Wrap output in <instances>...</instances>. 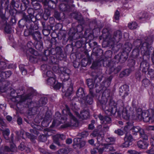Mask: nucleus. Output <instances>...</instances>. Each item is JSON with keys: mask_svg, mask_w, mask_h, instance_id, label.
I'll use <instances>...</instances> for the list:
<instances>
[{"mask_svg": "<svg viewBox=\"0 0 154 154\" xmlns=\"http://www.w3.org/2000/svg\"><path fill=\"white\" fill-rule=\"evenodd\" d=\"M111 121L110 118L108 116L105 117L104 120L102 123L103 124H109Z\"/></svg>", "mask_w": 154, "mask_h": 154, "instance_id": "c85d7f7f", "label": "nucleus"}, {"mask_svg": "<svg viewBox=\"0 0 154 154\" xmlns=\"http://www.w3.org/2000/svg\"><path fill=\"white\" fill-rule=\"evenodd\" d=\"M122 37V33L120 31H117L114 32L113 35L112 37L108 36L106 40L108 42L109 44L111 46L113 45L115 42H118Z\"/></svg>", "mask_w": 154, "mask_h": 154, "instance_id": "39448f33", "label": "nucleus"}, {"mask_svg": "<svg viewBox=\"0 0 154 154\" xmlns=\"http://www.w3.org/2000/svg\"><path fill=\"white\" fill-rule=\"evenodd\" d=\"M42 137H44L45 138V140H46V137H45L44 135H42L41 136Z\"/></svg>", "mask_w": 154, "mask_h": 154, "instance_id": "69168bd1", "label": "nucleus"}, {"mask_svg": "<svg viewBox=\"0 0 154 154\" xmlns=\"http://www.w3.org/2000/svg\"><path fill=\"white\" fill-rule=\"evenodd\" d=\"M0 1L1 2L2 4L5 3V5L6 6H7V8H8V7L9 5V0H0Z\"/></svg>", "mask_w": 154, "mask_h": 154, "instance_id": "473e14b6", "label": "nucleus"}, {"mask_svg": "<svg viewBox=\"0 0 154 154\" xmlns=\"http://www.w3.org/2000/svg\"><path fill=\"white\" fill-rule=\"evenodd\" d=\"M111 79V78H109L107 80L105 81L104 86L106 87H108L110 85Z\"/></svg>", "mask_w": 154, "mask_h": 154, "instance_id": "2f4dec72", "label": "nucleus"}, {"mask_svg": "<svg viewBox=\"0 0 154 154\" xmlns=\"http://www.w3.org/2000/svg\"><path fill=\"white\" fill-rule=\"evenodd\" d=\"M46 75L48 78L55 77L54 75L51 71H47L46 73Z\"/></svg>", "mask_w": 154, "mask_h": 154, "instance_id": "7c9ffc66", "label": "nucleus"}, {"mask_svg": "<svg viewBox=\"0 0 154 154\" xmlns=\"http://www.w3.org/2000/svg\"><path fill=\"white\" fill-rule=\"evenodd\" d=\"M129 91V87L126 85H124L119 89V94L124 98L128 95Z\"/></svg>", "mask_w": 154, "mask_h": 154, "instance_id": "9d476101", "label": "nucleus"}, {"mask_svg": "<svg viewBox=\"0 0 154 154\" xmlns=\"http://www.w3.org/2000/svg\"><path fill=\"white\" fill-rule=\"evenodd\" d=\"M20 70L21 71L25 70V69L24 68V66L23 65H20L19 66Z\"/></svg>", "mask_w": 154, "mask_h": 154, "instance_id": "c03bdc74", "label": "nucleus"}, {"mask_svg": "<svg viewBox=\"0 0 154 154\" xmlns=\"http://www.w3.org/2000/svg\"><path fill=\"white\" fill-rule=\"evenodd\" d=\"M65 138V136L63 134H57L56 135L53 136V139L54 142L56 144L59 145L58 142L57 141V139H60L61 140H64Z\"/></svg>", "mask_w": 154, "mask_h": 154, "instance_id": "2eb2a0df", "label": "nucleus"}, {"mask_svg": "<svg viewBox=\"0 0 154 154\" xmlns=\"http://www.w3.org/2000/svg\"><path fill=\"white\" fill-rule=\"evenodd\" d=\"M97 66V64L94 63H93L91 66V67L93 69H94L95 67Z\"/></svg>", "mask_w": 154, "mask_h": 154, "instance_id": "5fc2aeb1", "label": "nucleus"}, {"mask_svg": "<svg viewBox=\"0 0 154 154\" xmlns=\"http://www.w3.org/2000/svg\"><path fill=\"white\" fill-rule=\"evenodd\" d=\"M125 126L120 129H118L115 131V133L119 135H122L124 134L129 130L130 126Z\"/></svg>", "mask_w": 154, "mask_h": 154, "instance_id": "9b49d317", "label": "nucleus"}, {"mask_svg": "<svg viewBox=\"0 0 154 154\" xmlns=\"http://www.w3.org/2000/svg\"><path fill=\"white\" fill-rule=\"evenodd\" d=\"M130 70L128 69H126L122 72L120 74V76L121 77L123 76H127L130 74Z\"/></svg>", "mask_w": 154, "mask_h": 154, "instance_id": "bb28decb", "label": "nucleus"}, {"mask_svg": "<svg viewBox=\"0 0 154 154\" xmlns=\"http://www.w3.org/2000/svg\"><path fill=\"white\" fill-rule=\"evenodd\" d=\"M88 135V133L87 131H84L81 133L82 136L83 137H87Z\"/></svg>", "mask_w": 154, "mask_h": 154, "instance_id": "e433bc0d", "label": "nucleus"}, {"mask_svg": "<svg viewBox=\"0 0 154 154\" xmlns=\"http://www.w3.org/2000/svg\"><path fill=\"white\" fill-rule=\"evenodd\" d=\"M34 60V58L32 56H30L29 60L31 62H32Z\"/></svg>", "mask_w": 154, "mask_h": 154, "instance_id": "6e6d98bb", "label": "nucleus"}, {"mask_svg": "<svg viewBox=\"0 0 154 154\" xmlns=\"http://www.w3.org/2000/svg\"><path fill=\"white\" fill-rule=\"evenodd\" d=\"M18 124L19 125H21L22 124V119L20 118H19L17 120Z\"/></svg>", "mask_w": 154, "mask_h": 154, "instance_id": "79ce46f5", "label": "nucleus"}, {"mask_svg": "<svg viewBox=\"0 0 154 154\" xmlns=\"http://www.w3.org/2000/svg\"><path fill=\"white\" fill-rule=\"evenodd\" d=\"M31 34L30 31L28 30H26L24 32V35L26 36H27Z\"/></svg>", "mask_w": 154, "mask_h": 154, "instance_id": "4c0bfd02", "label": "nucleus"}, {"mask_svg": "<svg viewBox=\"0 0 154 154\" xmlns=\"http://www.w3.org/2000/svg\"><path fill=\"white\" fill-rule=\"evenodd\" d=\"M47 102V98L45 97H42L39 101V105L42 106L45 104Z\"/></svg>", "mask_w": 154, "mask_h": 154, "instance_id": "393cba45", "label": "nucleus"}, {"mask_svg": "<svg viewBox=\"0 0 154 154\" xmlns=\"http://www.w3.org/2000/svg\"><path fill=\"white\" fill-rule=\"evenodd\" d=\"M22 144H21L20 146H19V147L21 150H22L23 149H24L25 148L23 146V147H22Z\"/></svg>", "mask_w": 154, "mask_h": 154, "instance_id": "13d9d810", "label": "nucleus"}, {"mask_svg": "<svg viewBox=\"0 0 154 154\" xmlns=\"http://www.w3.org/2000/svg\"><path fill=\"white\" fill-rule=\"evenodd\" d=\"M76 94L78 97L83 98L85 96L83 89L81 88H79L77 91Z\"/></svg>", "mask_w": 154, "mask_h": 154, "instance_id": "6ab92c4d", "label": "nucleus"}, {"mask_svg": "<svg viewBox=\"0 0 154 154\" xmlns=\"http://www.w3.org/2000/svg\"><path fill=\"white\" fill-rule=\"evenodd\" d=\"M73 146L75 148H77V147L81 148L84 146L85 143L84 141H83L82 138H76L74 139Z\"/></svg>", "mask_w": 154, "mask_h": 154, "instance_id": "1a4fd4ad", "label": "nucleus"}, {"mask_svg": "<svg viewBox=\"0 0 154 154\" xmlns=\"http://www.w3.org/2000/svg\"><path fill=\"white\" fill-rule=\"evenodd\" d=\"M61 86V84L56 80L55 81V82L54 85H53L52 86L56 90L60 89Z\"/></svg>", "mask_w": 154, "mask_h": 154, "instance_id": "a878e982", "label": "nucleus"}, {"mask_svg": "<svg viewBox=\"0 0 154 154\" xmlns=\"http://www.w3.org/2000/svg\"><path fill=\"white\" fill-rule=\"evenodd\" d=\"M69 69L64 68L62 72V74L64 78V79L67 80L69 78Z\"/></svg>", "mask_w": 154, "mask_h": 154, "instance_id": "f3484780", "label": "nucleus"}, {"mask_svg": "<svg viewBox=\"0 0 154 154\" xmlns=\"http://www.w3.org/2000/svg\"><path fill=\"white\" fill-rule=\"evenodd\" d=\"M6 118L7 120L9 121H11L12 119V117L9 116H7Z\"/></svg>", "mask_w": 154, "mask_h": 154, "instance_id": "49530a36", "label": "nucleus"}, {"mask_svg": "<svg viewBox=\"0 0 154 154\" xmlns=\"http://www.w3.org/2000/svg\"><path fill=\"white\" fill-rule=\"evenodd\" d=\"M66 118L65 117V118L61 119V121L60 122L57 120H54L52 122V125H58L65 122L66 121Z\"/></svg>", "mask_w": 154, "mask_h": 154, "instance_id": "aec40b11", "label": "nucleus"}, {"mask_svg": "<svg viewBox=\"0 0 154 154\" xmlns=\"http://www.w3.org/2000/svg\"><path fill=\"white\" fill-rule=\"evenodd\" d=\"M95 124V122L94 120H92L91 121V125H94Z\"/></svg>", "mask_w": 154, "mask_h": 154, "instance_id": "e2e57ef3", "label": "nucleus"}, {"mask_svg": "<svg viewBox=\"0 0 154 154\" xmlns=\"http://www.w3.org/2000/svg\"><path fill=\"white\" fill-rule=\"evenodd\" d=\"M3 133L5 138L6 140H8V136L10 134L9 130L8 129H6L3 131Z\"/></svg>", "mask_w": 154, "mask_h": 154, "instance_id": "cd10ccee", "label": "nucleus"}, {"mask_svg": "<svg viewBox=\"0 0 154 154\" xmlns=\"http://www.w3.org/2000/svg\"><path fill=\"white\" fill-rule=\"evenodd\" d=\"M5 30L6 31V32H7L8 33H10V31H7L6 30V28H5Z\"/></svg>", "mask_w": 154, "mask_h": 154, "instance_id": "338daca9", "label": "nucleus"}, {"mask_svg": "<svg viewBox=\"0 0 154 154\" xmlns=\"http://www.w3.org/2000/svg\"><path fill=\"white\" fill-rule=\"evenodd\" d=\"M99 118V119L102 121H103L104 120V119L103 116H102L101 115H100L98 116Z\"/></svg>", "mask_w": 154, "mask_h": 154, "instance_id": "09e8293b", "label": "nucleus"}, {"mask_svg": "<svg viewBox=\"0 0 154 154\" xmlns=\"http://www.w3.org/2000/svg\"><path fill=\"white\" fill-rule=\"evenodd\" d=\"M117 105L114 101L111 100L109 103V107L105 110V113L108 116H111L115 114L117 112L119 115L122 114V117L126 120L129 119L130 116L133 115L134 112L133 107H130L129 110H127L124 109L122 106H119L118 108Z\"/></svg>", "mask_w": 154, "mask_h": 154, "instance_id": "f03ea898", "label": "nucleus"}, {"mask_svg": "<svg viewBox=\"0 0 154 154\" xmlns=\"http://www.w3.org/2000/svg\"><path fill=\"white\" fill-rule=\"evenodd\" d=\"M125 36L127 37L126 38H128V35L127 33H125L124 34V36L125 37Z\"/></svg>", "mask_w": 154, "mask_h": 154, "instance_id": "bf43d9fd", "label": "nucleus"}, {"mask_svg": "<svg viewBox=\"0 0 154 154\" xmlns=\"http://www.w3.org/2000/svg\"><path fill=\"white\" fill-rule=\"evenodd\" d=\"M51 115L50 114L48 115L47 113L44 120L42 122V124H43L48 125L49 124V122H51Z\"/></svg>", "mask_w": 154, "mask_h": 154, "instance_id": "dca6fc26", "label": "nucleus"}, {"mask_svg": "<svg viewBox=\"0 0 154 154\" xmlns=\"http://www.w3.org/2000/svg\"><path fill=\"white\" fill-rule=\"evenodd\" d=\"M124 140L125 142L121 145V147L122 148L129 147L132 144V142L134 140V139L131 134H127L124 137Z\"/></svg>", "mask_w": 154, "mask_h": 154, "instance_id": "423d86ee", "label": "nucleus"}, {"mask_svg": "<svg viewBox=\"0 0 154 154\" xmlns=\"http://www.w3.org/2000/svg\"><path fill=\"white\" fill-rule=\"evenodd\" d=\"M11 100L15 104L18 109L22 108L23 106V102L27 99H31L32 96L31 94L20 95L17 93H15V91H12L11 94Z\"/></svg>", "mask_w": 154, "mask_h": 154, "instance_id": "7ed1b4c3", "label": "nucleus"}, {"mask_svg": "<svg viewBox=\"0 0 154 154\" xmlns=\"http://www.w3.org/2000/svg\"><path fill=\"white\" fill-rule=\"evenodd\" d=\"M22 74L23 75H26L27 73V71L26 69L21 71Z\"/></svg>", "mask_w": 154, "mask_h": 154, "instance_id": "8fccbe9b", "label": "nucleus"}, {"mask_svg": "<svg viewBox=\"0 0 154 154\" xmlns=\"http://www.w3.org/2000/svg\"><path fill=\"white\" fill-rule=\"evenodd\" d=\"M75 114L77 116L80 118L83 119H87L89 116V113L88 111H82L79 115V114L77 112H75Z\"/></svg>", "mask_w": 154, "mask_h": 154, "instance_id": "ddd939ff", "label": "nucleus"}, {"mask_svg": "<svg viewBox=\"0 0 154 154\" xmlns=\"http://www.w3.org/2000/svg\"><path fill=\"white\" fill-rule=\"evenodd\" d=\"M31 34L32 36L34 39L35 40H37L38 39L40 38V33L38 31H35L33 33Z\"/></svg>", "mask_w": 154, "mask_h": 154, "instance_id": "4be33fe9", "label": "nucleus"}, {"mask_svg": "<svg viewBox=\"0 0 154 154\" xmlns=\"http://www.w3.org/2000/svg\"><path fill=\"white\" fill-rule=\"evenodd\" d=\"M110 91L108 89L105 90L103 92L100 101V103L102 105H105L108 100L110 98Z\"/></svg>", "mask_w": 154, "mask_h": 154, "instance_id": "6e6552de", "label": "nucleus"}, {"mask_svg": "<svg viewBox=\"0 0 154 154\" xmlns=\"http://www.w3.org/2000/svg\"><path fill=\"white\" fill-rule=\"evenodd\" d=\"M150 142L152 146H154V137L150 139Z\"/></svg>", "mask_w": 154, "mask_h": 154, "instance_id": "a19ab883", "label": "nucleus"}, {"mask_svg": "<svg viewBox=\"0 0 154 154\" xmlns=\"http://www.w3.org/2000/svg\"><path fill=\"white\" fill-rule=\"evenodd\" d=\"M73 91V88L72 86L70 85L69 88L67 89L66 93V95L67 96H69L72 93Z\"/></svg>", "mask_w": 154, "mask_h": 154, "instance_id": "c756f323", "label": "nucleus"}, {"mask_svg": "<svg viewBox=\"0 0 154 154\" xmlns=\"http://www.w3.org/2000/svg\"><path fill=\"white\" fill-rule=\"evenodd\" d=\"M11 74L12 73L10 71L1 72L0 74V84L2 83V82L4 80L5 78L9 77Z\"/></svg>", "mask_w": 154, "mask_h": 154, "instance_id": "f8f14e48", "label": "nucleus"}, {"mask_svg": "<svg viewBox=\"0 0 154 154\" xmlns=\"http://www.w3.org/2000/svg\"><path fill=\"white\" fill-rule=\"evenodd\" d=\"M137 110V111H136V113L137 116V117L135 118L136 119H138L140 120L143 119V121L146 122L151 121L150 117L149 116V111L146 110L142 112L140 108L138 109Z\"/></svg>", "mask_w": 154, "mask_h": 154, "instance_id": "20e7f679", "label": "nucleus"}, {"mask_svg": "<svg viewBox=\"0 0 154 154\" xmlns=\"http://www.w3.org/2000/svg\"><path fill=\"white\" fill-rule=\"evenodd\" d=\"M115 150L114 149V150L112 151H110L111 152H109L108 154H122L121 153H117L116 152H113Z\"/></svg>", "mask_w": 154, "mask_h": 154, "instance_id": "864d4df0", "label": "nucleus"}, {"mask_svg": "<svg viewBox=\"0 0 154 154\" xmlns=\"http://www.w3.org/2000/svg\"><path fill=\"white\" fill-rule=\"evenodd\" d=\"M87 85L90 88L89 91H91L92 92V89L93 88L94 86V83L92 80L89 79L87 80Z\"/></svg>", "mask_w": 154, "mask_h": 154, "instance_id": "5701e85b", "label": "nucleus"}, {"mask_svg": "<svg viewBox=\"0 0 154 154\" xmlns=\"http://www.w3.org/2000/svg\"><path fill=\"white\" fill-rule=\"evenodd\" d=\"M149 130H154V126H149Z\"/></svg>", "mask_w": 154, "mask_h": 154, "instance_id": "603ef678", "label": "nucleus"}, {"mask_svg": "<svg viewBox=\"0 0 154 154\" xmlns=\"http://www.w3.org/2000/svg\"><path fill=\"white\" fill-rule=\"evenodd\" d=\"M20 70L21 71L25 70V69L24 68V66L23 65H20L19 66Z\"/></svg>", "mask_w": 154, "mask_h": 154, "instance_id": "37998d69", "label": "nucleus"}, {"mask_svg": "<svg viewBox=\"0 0 154 154\" xmlns=\"http://www.w3.org/2000/svg\"><path fill=\"white\" fill-rule=\"evenodd\" d=\"M3 122L2 119L0 118V123H2Z\"/></svg>", "mask_w": 154, "mask_h": 154, "instance_id": "0e129e2a", "label": "nucleus"}, {"mask_svg": "<svg viewBox=\"0 0 154 154\" xmlns=\"http://www.w3.org/2000/svg\"><path fill=\"white\" fill-rule=\"evenodd\" d=\"M128 26L130 29H135L137 28V25L136 22H133L128 23Z\"/></svg>", "mask_w": 154, "mask_h": 154, "instance_id": "b1692460", "label": "nucleus"}, {"mask_svg": "<svg viewBox=\"0 0 154 154\" xmlns=\"http://www.w3.org/2000/svg\"><path fill=\"white\" fill-rule=\"evenodd\" d=\"M90 94L91 96H88L86 97V101L89 104H91L93 103V97H94L93 94V92L91 91H90Z\"/></svg>", "mask_w": 154, "mask_h": 154, "instance_id": "a211bd4d", "label": "nucleus"}, {"mask_svg": "<svg viewBox=\"0 0 154 154\" xmlns=\"http://www.w3.org/2000/svg\"><path fill=\"white\" fill-rule=\"evenodd\" d=\"M88 129H92L94 128V126H89Z\"/></svg>", "mask_w": 154, "mask_h": 154, "instance_id": "4d7b16f0", "label": "nucleus"}, {"mask_svg": "<svg viewBox=\"0 0 154 154\" xmlns=\"http://www.w3.org/2000/svg\"><path fill=\"white\" fill-rule=\"evenodd\" d=\"M48 133H47V135L48 136H50V135H51V134H50L49 133L50 132H51V131H52L51 130H48Z\"/></svg>", "mask_w": 154, "mask_h": 154, "instance_id": "052dcab7", "label": "nucleus"}, {"mask_svg": "<svg viewBox=\"0 0 154 154\" xmlns=\"http://www.w3.org/2000/svg\"><path fill=\"white\" fill-rule=\"evenodd\" d=\"M88 142L91 145H94V140L92 139L89 140H88Z\"/></svg>", "mask_w": 154, "mask_h": 154, "instance_id": "a18cd8bd", "label": "nucleus"}, {"mask_svg": "<svg viewBox=\"0 0 154 154\" xmlns=\"http://www.w3.org/2000/svg\"><path fill=\"white\" fill-rule=\"evenodd\" d=\"M96 131H94L92 133L91 136V137H94L97 136V143L96 144V146H98L97 148H94L91 150V154H96L97 151L99 153H102L104 151L109 152L114 150L113 148L111 146L114 141V139L112 137H109L106 139V141L107 143H104L105 141L103 140L104 134L102 132H100L97 135Z\"/></svg>", "mask_w": 154, "mask_h": 154, "instance_id": "f257e3e1", "label": "nucleus"}, {"mask_svg": "<svg viewBox=\"0 0 154 154\" xmlns=\"http://www.w3.org/2000/svg\"><path fill=\"white\" fill-rule=\"evenodd\" d=\"M128 152L130 154H140V152H138L135 150H130L128 151Z\"/></svg>", "mask_w": 154, "mask_h": 154, "instance_id": "c9c22d12", "label": "nucleus"}, {"mask_svg": "<svg viewBox=\"0 0 154 154\" xmlns=\"http://www.w3.org/2000/svg\"><path fill=\"white\" fill-rule=\"evenodd\" d=\"M148 145L149 144L147 141L140 140L137 142L138 147L141 149H146L147 148Z\"/></svg>", "mask_w": 154, "mask_h": 154, "instance_id": "4468645a", "label": "nucleus"}, {"mask_svg": "<svg viewBox=\"0 0 154 154\" xmlns=\"http://www.w3.org/2000/svg\"><path fill=\"white\" fill-rule=\"evenodd\" d=\"M119 12L118 10H116L114 14V17L115 19L116 20H119Z\"/></svg>", "mask_w": 154, "mask_h": 154, "instance_id": "f704fd0d", "label": "nucleus"}, {"mask_svg": "<svg viewBox=\"0 0 154 154\" xmlns=\"http://www.w3.org/2000/svg\"><path fill=\"white\" fill-rule=\"evenodd\" d=\"M72 140L71 139L69 138L66 140V142L67 144H70L72 142Z\"/></svg>", "mask_w": 154, "mask_h": 154, "instance_id": "ea45409f", "label": "nucleus"}, {"mask_svg": "<svg viewBox=\"0 0 154 154\" xmlns=\"http://www.w3.org/2000/svg\"><path fill=\"white\" fill-rule=\"evenodd\" d=\"M131 130H132V132L135 133L139 132L141 137L144 140H147V136L144 130L140 128L139 126H134L131 129Z\"/></svg>", "mask_w": 154, "mask_h": 154, "instance_id": "0eeeda50", "label": "nucleus"}, {"mask_svg": "<svg viewBox=\"0 0 154 154\" xmlns=\"http://www.w3.org/2000/svg\"><path fill=\"white\" fill-rule=\"evenodd\" d=\"M50 149H56V147L53 145H51L50 146Z\"/></svg>", "mask_w": 154, "mask_h": 154, "instance_id": "3c124183", "label": "nucleus"}, {"mask_svg": "<svg viewBox=\"0 0 154 154\" xmlns=\"http://www.w3.org/2000/svg\"><path fill=\"white\" fill-rule=\"evenodd\" d=\"M56 80L55 77L48 78L47 80V83L48 85L52 86L53 85H54Z\"/></svg>", "mask_w": 154, "mask_h": 154, "instance_id": "412c9836", "label": "nucleus"}, {"mask_svg": "<svg viewBox=\"0 0 154 154\" xmlns=\"http://www.w3.org/2000/svg\"><path fill=\"white\" fill-rule=\"evenodd\" d=\"M64 151V150L63 149H61L60 150V151H62V152H63Z\"/></svg>", "mask_w": 154, "mask_h": 154, "instance_id": "774afa93", "label": "nucleus"}, {"mask_svg": "<svg viewBox=\"0 0 154 154\" xmlns=\"http://www.w3.org/2000/svg\"><path fill=\"white\" fill-rule=\"evenodd\" d=\"M119 124L120 125H122L123 124V122L121 121H119L118 122Z\"/></svg>", "mask_w": 154, "mask_h": 154, "instance_id": "680f3d73", "label": "nucleus"}, {"mask_svg": "<svg viewBox=\"0 0 154 154\" xmlns=\"http://www.w3.org/2000/svg\"><path fill=\"white\" fill-rule=\"evenodd\" d=\"M150 119L151 121H149V122L152 123L154 122V114L152 115V117H150Z\"/></svg>", "mask_w": 154, "mask_h": 154, "instance_id": "de8ad7c7", "label": "nucleus"}, {"mask_svg": "<svg viewBox=\"0 0 154 154\" xmlns=\"http://www.w3.org/2000/svg\"><path fill=\"white\" fill-rule=\"evenodd\" d=\"M146 152L149 154H154V149L152 148L150 150L147 151Z\"/></svg>", "mask_w": 154, "mask_h": 154, "instance_id": "58836bf2", "label": "nucleus"}, {"mask_svg": "<svg viewBox=\"0 0 154 154\" xmlns=\"http://www.w3.org/2000/svg\"><path fill=\"white\" fill-rule=\"evenodd\" d=\"M67 113L68 114V115L73 120V121L75 122H77V120L72 115V113L71 112H70L69 111H68Z\"/></svg>", "mask_w": 154, "mask_h": 154, "instance_id": "72a5a7b5", "label": "nucleus"}]
</instances>
